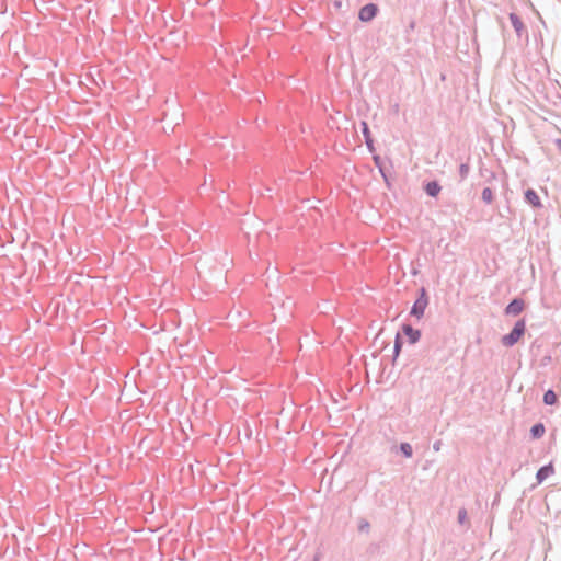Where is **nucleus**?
Instances as JSON below:
<instances>
[{"label": "nucleus", "mask_w": 561, "mask_h": 561, "mask_svg": "<svg viewBox=\"0 0 561 561\" xmlns=\"http://www.w3.org/2000/svg\"><path fill=\"white\" fill-rule=\"evenodd\" d=\"M525 329H526L525 321L524 320L517 321L515 323L513 330L511 331V333L506 334L502 337L503 345H505L507 347L513 346L515 343H517L522 339V336L525 333Z\"/></svg>", "instance_id": "f257e3e1"}, {"label": "nucleus", "mask_w": 561, "mask_h": 561, "mask_svg": "<svg viewBox=\"0 0 561 561\" xmlns=\"http://www.w3.org/2000/svg\"><path fill=\"white\" fill-rule=\"evenodd\" d=\"M427 305L428 299L426 293L424 289H422L420 297L415 300L412 307L411 314L420 319L421 317H423Z\"/></svg>", "instance_id": "f03ea898"}, {"label": "nucleus", "mask_w": 561, "mask_h": 561, "mask_svg": "<svg viewBox=\"0 0 561 561\" xmlns=\"http://www.w3.org/2000/svg\"><path fill=\"white\" fill-rule=\"evenodd\" d=\"M377 13V7L375 4H366L359 11V19L364 22L370 21Z\"/></svg>", "instance_id": "7ed1b4c3"}, {"label": "nucleus", "mask_w": 561, "mask_h": 561, "mask_svg": "<svg viewBox=\"0 0 561 561\" xmlns=\"http://www.w3.org/2000/svg\"><path fill=\"white\" fill-rule=\"evenodd\" d=\"M524 309V301L522 299H514L512 302L508 304V306L505 309V312L507 314H518Z\"/></svg>", "instance_id": "20e7f679"}, {"label": "nucleus", "mask_w": 561, "mask_h": 561, "mask_svg": "<svg viewBox=\"0 0 561 561\" xmlns=\"http://www.w3.org/2000/svg\"><path fill=\"white\" fill-rule=\"evenodd\" d=\"M553 472H554L553 466L552 465H548V466H545V467H542V468H540L538 470V472L536 474V478H537L538 482L541 483L549 476H551Z\"/></svg>", "instance_id": "39448f33"}, {"label": "nucleus", "mask_w": 561, "mask_h": 561, "mask_svg": "<svg viewBox=\"0 0 561 561\" xmlns=\"http://www.w3.org/2000/svg\"><path fill=\"white\" fill-rule=\"evenodd\" d=\"M525 197H526V201L534 207L541 206L540 198L535 191H533V190L526 191Z\"/></svg>", "instance_id": "423d86ee"}, {"label": "nucleus", "mask_w": 561, "mask_h": 561, "mask_svg": "<svg viewBox=\"0 0 561 561\" xmlns=\"http://www.w3.org/2000/svg\"><path fill=\"white\" fill-rule=\"evenodd\" d=\"M403 332L407 336H409L411 343H415L420 336H421V333L420 331L417 330H414L412 327L410 325H404L403 327Z\"/></svg>", "instance_id": "0eeeda50"}, {"label": "nucleus", "mask_w": 561, "mask_h": 561, "mask_svg": "<svg viewBox=\"0 0 561 561\" xmlns=\"http://www.w3.org/2000/svg\"><path fill=\"white\" fill-rule=\"evenodd\" d=\"M557 394L552 390H548L543 394V402L548 405H552L557 402Z\"/></svg>", "instance_id": "6e6552de"}, {"label": "nucleus", "mask_w": 561, "mask_h": 561, "mask_svg": "<svg viewBox=\"0 0 561 561\" xmlns=\"http://www.w3.org/2000/svg\"><path fill=\"white\" fill-rule=\"evenodd\" d=\"M530 432L535 438H539L545 434V426L541 423L536 424L531 427Z\"/></svg>", "instance_id": "1a4fd4ad"}, {"label": "nucleus", "mask_w": 561, "mask_h": 561, "mask_svg": "<svg viewBox=\"0 0 561 561\" xmlns=\"http://www.w3.org/2000/svg\"><path fill=\"white\" fill-rule=\"evenodd\" d=\"M439 190H440V187L436 182H430L426 185V192L431 196H436L438 194Z\"/></svg>", "instance_id": "9d476101"}, {"label": "nucleus", "mask_w": 561, "mask_h": 561, "mask_svg": "<svg viewBox=\"0 0 561 561\" xmlns=\"http://www.w3.org/2000/svg\"><path fill=\"white\" fill-rule=\"evenodd\" d=\"M510 20L516 31H520L523 28V26H524L523 22L519 20V18L516 14L511 13Z\"/></svg>", "instance_id": "9b49d317"}, {"label": "nucleus", "mask_w": 561, "mask_h": 561, "mask_svg": "<svg viewBox=\"0 0 561 561\" xmlns=\"http://www.w3.org/2000/svg\"><path fill=\"white\" fill-rule=\"evenodd\" d=\"M482 198L484 202L486 203H491L493 201V193H492V190L486 187L483 190L482 192Z\"/></svg>", "instance_id": "f8f14e48"}, {"label": "nucleus", "mask_w": 561, "mask_h": 561, "mask_svg": "<svg viewBox=\"0 0 561 561\" xmlns=\"http://www.w3.org/2000/svg\"><path fill=\"white\" fill-rule=\"evenodd\" d=\"M401 450L407 457H411L412 455V447L409 444H402Z\"/></svg>", "instance_id": "ddd939ff"}, {"label": "nucleus", "mask_w": 561, "mask_h": 561, "mask_svg": "<svg viewBox=\"0 0 561 561\" xmlns=\"http://www.w3.org/2000/svg\"><path fill=\"white\" fill-rule=\"evenodd\" d=\"M467 517V512L465 510H461L458 514V518H459V522L460 523H463V520L466 519Z\"/></svg>", "instance_id": "4468645a"}, {"label": "nucleus", "mask_w": 561, "mask_h": 561, "mask_svg": "<svg viewBox=\"0 0 561 561\" xmlns=\"http://www.w3.org/2000/svg\"><path fill=\"white\" fill-rule=\"evenodd\" d=\"M400 350V341H399V337H397V341H396V351L397 353L399 352Z\"/></svg>", "instance_id": "2eb2a0df"}, {"label": "nucleus", "mask_w": 561, "mask_h": 561, "mask_svg": "<svg viewBox=\"0 0 561 561\" xmlns=\"http://www.w3.org/2000/svg\"><path fill=\"white\" fill-rule=\"evenodd\" d=\"M368 527H369V524L365 523V524L360 525V530H363L364 528H368Z\"/></svg>", "instance_id": "dca6fc26"}, {"label": "nucleus", "mask_w": 561, "mask_h": 561, "mask_svg": "<svg viewBox=\"0 0 561 561\" xmlns=\"http://www.w3.org/2000/svg\"><path fill=\"white\" fill-rule=\"evenodd\" d=\"M467 171H468L467 167L466 165H461V172L465 174V173H467Z\"/></svg>", "instance_id": "f3484780"}, {"label": "nucleus", "mask_w": 561, "mask_h": 561, "mask_svg": "<svg viewBox=\"0 0 561 561\" xmlns=\"http://www.w3.org/2000/svg\"><path fill=\"white\" fill-rule=\"evenodd\" d=\"M374 160H375L376 164H379V157L378 156H375Z\"/></svg>", "instance_id": "a211bd4d"}, {"label": "nucleus", "mask_w": 561, "mask_h": 561, "mask_svg": "<svg viewBox=\"0 0 561 561\" xmlns=\"http://www.w3.org/2000/svg\"><path fill=\"white\" fill-rule=\"evenodd\" d=\"M371 144H373V142H367V145H368V148H369V150H370V151H373V150H374V149H373V146H371Z\"/></svg>", "instance_id": "6ab92c4d"}, {"label": "nucleus", "mask_w": 561, "mask_h": 561, "mask_svg": "<svg viewBox=\"0 0 561 561\" xmlns=\"http://www.w3.org/2000/svg\"><path fill=\"white\" fill-rule=\"evenodd\" d=\"M313 561H319V556H317Z\"/></svg>", "instance_id": "aec40b11"}]
</instances>
